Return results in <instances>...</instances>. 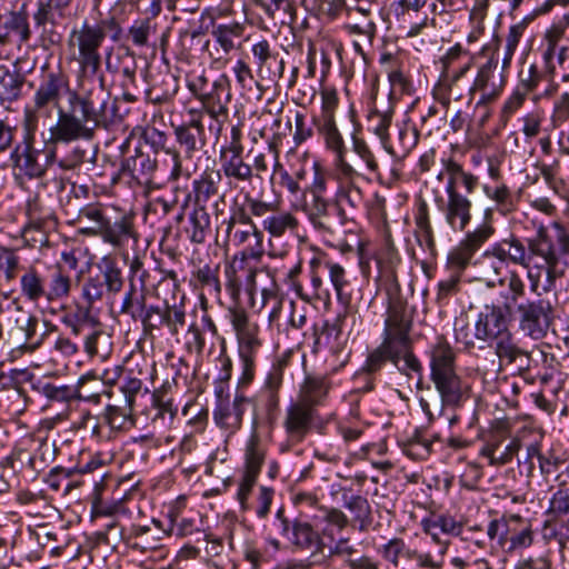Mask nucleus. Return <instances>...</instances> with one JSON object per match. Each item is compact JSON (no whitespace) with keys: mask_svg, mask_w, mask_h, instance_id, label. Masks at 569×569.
Instances as JSON below:
<instances>
[{"mask_svg":"<svg viewBox=\"0 0 569 569\" xmlns=\"http://www.w3.org/2000/svg\"><path fill=\"white\" fill-rule=\"evenodd\" d=\"M186 323V310L183 306H169L163 308V326L168 328L171 336L177 337L180 328Z\"/></svg>","mask_w":569,"mask_h":569,"instance_id":"nucleus-61","label":"nucleus"},{"mask_svg":"<svg viewBox=\"0 0 569 569\" xmlns=\"http://www.w3.org/2000/svg\"><path fill=\"white\" fill-rule=\"evenodd\" d=\"M252 399L237 393L232 402L219 401L213 410V420L222 429L236 431L242 426L243 415Z\"/></svg>","mask_w":569,"mask_h":569,"instance_id":"nucleus-23","label":"nucleus"},{"mask_svg":"<svg viewBox=\"0 0 569 569\" xmlns=\"http://www.w3.org/2000/svg\"><path fill=\"white\" fill-rule=\"evenodd\" d=\"M242 130L239 124L232 126L230 140L219 149V164L221 178L224 177L230 187L251 184L253 173L251 166L243 157Z\"/></svg>","mask_w":569,"mask_h":569,"instance_id":"nucleus-10","label":"nucleus"},{"mask_svg":"<svg viewBox=\"0 0 569 569\" xmlns=\"http://www.w3.org/2000/svg\"><path fill=\"white\" fill-rule=\"evenodd\" d=\"M563 463L565 459L553 449L545 452V456H540L539 469L547 482H549L550 479L555 481L559 480L560 476L558 471Z\"/></svg>","mask_w":569,"mask_h":569,"instance_id":"nucleus-60","label":"nucleus"},{"mask_svg":"<svg viewBox=\"0 0 569 569\" xmlns=\"http://www.w3.org/2000/svg\"><path fill=\"white\" fill-rule=\"evenodd\" d=\"M106 41L103 28L84 21L73 28L68 37V48L72 60L78 64V87H89L96 81L106 89V77L101 71L102 57L100 49Z\"/></svg>","mask_w":569,"mask_h":569,"instance_id":"nucleus-5","label":"nucleus"},{"mask_svg":"<svg viewBox=\"0 0 569 569\" xmlns=\"http://www.w3.org/2000/svg\"><path fill=\"white\" fill-rule=\"evenodd\" d=\"M87 220L90 226L80 229V233L88 237H101L106 243L113 248L123 247L129 239H136V231L131 218L122 216L112 221L108 216V208L101 203H88L80 208L78 221Z\"/></svg>","mask_w":569,"mask_h":569,"instance_id":"nucleus-7","label":"nucleus"},{"mask_svg":"<svg viewBox=\"0 0 569 569\" xmlns=\"http://www.w3.org/2000/svg\"><path fill=\"white\" fill-rule=\"evenodd\" d=\"M342 506L351 515V521L358 525L359 531H367L372 523V510L368 499L352 493L351 489H341Z\"/></svg>","mask_w":569,"mask_h":569,"instance_id":"nucleus-29","label":"nucleus"},{"mask_svg":"<svg viewBox=\"0 0 569 569\" xmlns=\"http://www.w3.org/2000/svg\"><path fill=\"white\" fill-rule=\"evenodd\" d=\"M557 230L556 240L549 234L548 228L539 223L535 236L527 239L529 252V267L548 264L569 259V231L560 223H553Z\"/></svg>","mask_w":569,"mask_h":569,"instance_id":"nucleus-11","label":"nucleus"},{"mask_svg":"<svg viewBox=\"0 0 569 569\" xmlns=\"http://www.w3.org/2000/svg\"><path fill=\"white\" fill-rule=\"evenodd\" d=\"M26 214L28 217L26 230L44 231L51 220V213L42 206L38 196L28 199Z\"/></svg>","mask_w":569,"mask_h":569,"instance_id":"nucleus-52","label":"nucleus"},{"mask_svg":"<svg viewBox=\"0 0 569 569\" xmlns=\"http://www.w3.org/2000/svg\"><path fill=\"white\" fill-rule=\"evenodd\" d=\"M119 76V84L122 90L121 99L130 103L136 102V91L138 90L136 61L132 59L130 62L123 63Z\"/></svg>","mask_w":569,"mask_h":569,"instance_id":"nucleus-55","label":"nucleus"},{"mask_svg":"<svg viewBox=\"0 0 569 569\" xmlns=\"http://www.w3.org/2000/svg\"><path fill=\"white\" fill-rule=\"evenodd\" d=\"M104 288L101 284L100 276H89L81 288V298L83 299V303L93 308L96 302L102 300L104 296Z\"/></svg>","mask_w":569,"mask_h":569,"instance_id":"nucleus-62","label":"nucleus"},{"mask_svg":"<svg viewBox=\"0 0 569 569\" xmlns=\"http://www.w3.org/2000/svg\"><path fill=\"white\" fill-rule=\"evenodd\" d=\"M496 253L503 257L510 264L529 268L528 242H523L516 236H510L492 244Z\"/></svg>","mask_w":569,"mask_h":569,"instance_id":"nucleus-33","label":"nucleus"},{"mask_svg":"<svg viewBox=\"0 0 569 569\" xmlns=\"http://www.w3.org/2000/svg\"><path fill=\"white\" fill-rule=\"evenodd\" d=\"M492 209L487 208L483 221L472 231H468L459 246L451 253L452 262L465 268L471 261L473 254L495 234L496 229L491 223Z\"/></svg>","mask_w":569,"mask_h":569,"instance_id":"nucleus-14","label":"nucleus"},{"mask_svg":"<svg viewBox=\"0 0 569 569\" xmlns=\"http://www.w3.org/2000/svg\"><path fill=\"white\" fill-rule=\"evenodd\" d=\"M84 338V351L90 356L106 357L109 352V336L103 331L102 325L99 321L94 327L87 329Z\"/></svg>","mask_w":569,"mask_h":569,"instance_id":"nucleus-51","label":"nucleus"},{"mask_svg":"<svg viewBox=\"0 0 569 569\" xmlns=\"http://www.w3.org/2000/svg\"><path fill=\"white\" fill-rule=\"evenodd\" d=\"M303 211L317 231L323 234L333 233L329 214V201L325 197H311L309 202H305Z\"/></svg>","mask_w":569,"mask_h":569,"instance_id":"nucleus-36","label":"nucleus"},{"mask_svg":"<svg viewBox=\"0 0 569 569\" xmlns=\"http://www.w3.org/2000/svg\"><path fill=\"white\" fill-rule=\"evenodd\" d=\"M26 77L19 71L3 69L0 72V103H12L20 99Z\"/></svg>","mask_w":569,"mask_h":569,"instance_id":"nucleus-39","label":"nucleus"},{"mask_svg":"<svg viewBox=\"0 0 569 569\" xmlns=\"http://www.w3.org/2000/svg\"><path fill=\"white\" fill-rule=\"evenodd\" d=\"M81 93L70 97V110L62 112L58 128L60 138L69 139V143L78 140H92L100 127L109 129L122 122L128 110H122L120 99L111 98L108 87L102 90L94 83L79 87Z\"/></svg>","mask_w":569,"mask_h":569,"instance_id":"nucleus-2","label":"nucleus"},{"mask_svg":"<svg viewBox=\"0 0 569 569\" xmlns=\"http://www.w3.org/2000/svg\"><path fill=\"white\" fill-rule=\"evenodd\" d=\"M395 113V103L389 96L385 100L378 101L376 98L368 114L369 129L379 138L382 146L390 138L389 128Z\"/></svg>","mask_w":569,"mask_h":569,"instance_id":"nucleus-28","label":"nucleus"},{"mask_svg":"<svg viewBox=\"0 0 569 569\" xmlns=\"http://www.w3.org/2000/svg\"><path fill=\"white\" fill-rule=\"evenodd\" d=\"M224 243L237 248L247 244L239 254L241 267L246 259L259 261L264 253L263 232L257 224L236 226L230 233H224Z\"/></svg>","mask_w":569,"mask_h":569,"instance_id":"nucleus-16","label":"nucleus"},{"mask_svg":"<svg viewBox=\"0 0 569 569\" xmlns=\"http://www.w3.org/2000/svg\"><path fill=\"white\" fill-rule=\"evenodd\" d=\"M495 355L498 358V371L511 365H516L519 371L529 369L530 355L518 347L511 332L495 341Z\"/></svg>","mask_w":569,"mask_h":569,"instance_id":"nucleus-24","label":"nucleus"},{"mask_svg":"<svg viewBox=\"0 0 569 569\" xmlns=\"http://www.w3.org/2000/svg\"><path fill=\"white\" fill-rule=\"evenodd\" d=\"M29 16L26 11L0 10V44L17 42L26 44L31 38Z\"/></svg>","mask_w":569,"mask_h":569,"instance_id":"nucleus-19","label":"nucleus"},{"mask_svg":"<svg viewBox=\"0 0 569 569\" xmlns=\"http://www.w3.org/2000/svg\"><path fill=\"white\" fill-rule=\"evenodd\" d=\"M146 300V291L139 289L133 279H129V284L120 307V313L129 316L134 321L138 320L139 315L147 307Z\"/></svg>","mask_w":569,"mask_h":569,"instance_id":"nucleus-44","label":"nucleus"},{"mask_svg":"<svg viewBox=\"0 0 569 569\" xmlns=\"http://www.w3.org/2000/svg\"><path fill=\"white\" fill-rule=\"evenodd\" d=\"M189 116L188 121L173 128L176 141L187 159H191L206 146L203 112L190 110Z\"/></svg>","mask_w":569,"mask_h":569,"instance_id":"nucleus-15","label":"nucleus"},{"mask_svg":"<svg viewBox=\"0 0 569 569\" xmlns=\"http://www.w3.org/2000/svg\"><path fill=\"white\" fill-rule=\"evenodd\" d=\"M284 360H278L268 372L263 386L252 399L254 407H261L269 419H272L279 409V390L282 386Z\"/></svg>","mask_w":569,"mask_h":569,"instance_id":"nucleus-18","label":"nucleus"},{"mask_svg":"<svg viewBox=\"0 0 569 569\" xmlns=\"http://www.w3.org/2000/svg\"><path fill=\"white\" fill-rule=\"evenodd\" d=\"M162 84L164 86L163 89H161L157 83H153L146 91V99L149 102L154 104H162L168 102L177 93L178 82L173 76L166 74L162 79Z\"/></svg>","mask_w":569,"mask_h":569,"instance_id":"nucleus-57","label":"nucleus"},{"mask_svg":"<svg viewBox=\"0 0 569 569\" xmlns=\"http://www.w3.org/2000/svg\"><path fill=\"white\" fill-rule=\"evenodd\" d=\"M316 416L315 408L300 402L291 403L286 411L283 421L288 439L293 443L302 442L311 429Z\"/></svg>","mask_w":569,"mask_h":569,"instance_id":"nucleus-20","label":"nucleus"},{"mask_svg":"<svg viewBox=\"0 0 569 569\" xmlns=\"http://www.w3.org/2000/svg\"><path fill=\"white\" fill-rule=\"evenodd\" d=\"M21 295L28 301L46 299V279L36 268H29L20 278Z\"/></svg>","mask_w":569,"mask_h":569,"instance_id":"nucleus-45","label":"nucleus"},{"mask_svg":"<svg viewBox=\"0 0 569 569\" xmlns=\"http://www.w3.org/2000/svg\"><path fill=\"white\" fill-rule=\"evenodd\" d=\"M329 555L341 559L349 569H380L379 561L360 553L350 538L347 537L339 538L329 547Z\"/></svg>","mask_w":569,"mask_h":569,"instance_id":"nucleus-25","label":"nucleus"},{"mask_svg":"<svg viewBox=\"0 0 569 569\" xmlns=\"http://www.w3.org/2000/svg\"><path fill=\"white\" fill-rule=\"evenodd\" d=\"M38 156L39 151L33 148L32 134H27L23 141L11 151L10 159L19 174L36 179L42 177L46 172V168L39 162Z\"/></svg>","mask_w":569,"mask_h":569,"instance_id":"nucleus-21","label":"nucleus"},{"mask_svg":"<svg viewBox=\"0 0 569 569\" xmlns=\"http://www.w3.org/2000/svg\"><path fill=\"white\" fill-rule=\"evenodd\" d=\"M483 191L495 202L496 210L500 213L508 214L516 209L511 190L506 183H500L496 187L485 186Z\"/></svg>","mask_w":569,"mask_h":569,"instance_id":"nucleus-54","label":"nucleus"},{"mask_svg":"<svg viewBox=\"0 0 569 569\" xmlns=\"http://www.w3.org/2000/svg\"><path fill=\"white\" fill-rule=\"evenodd\" d=\"M431 377L456 370V353L443 336H439L430 349Z\"/></svg>","mask_w":569,"mask_h":569,"instance_id":"nucleus-32","label":"nucleus"},{"mask_svg":"<svg viewBox=\"0 0 569 569\" xmlns=\"http://www.w3.org/2000/svg\"><path fill=\"white\" fill-rule=\"evenodd\" d=\"M231 87L227 76L221 74L199 99L202 102L204 111L217 122L228 116V104L231 101Z\"/></svg>","mask_w":569,"mask_h":569,"instance_id":"nucleus-22","label":"nucleus"},{"mask_svg":"<svg viewBox=\"0 0 569 569\" xmlns=\"http://www.w3.org/2000/svg\"><path fill=\"white\" fill-rule=\"evenodd\" d=\"M72 93H81L70 89L68 77L60 69H46L42 71L39 83L32 97L33 111L37 114L51 116L57 110V121L49 128V140L51 144L69 143V139L60 138L58 123L62 112L70 110V97Z\"/></svg>","mask_w":569,"mask_h":569,"instance_id":"nucleus-6","label":"nucleus"},{"mask_svg":"<svg viewBox=\"0 0 569 569\" xmlns=\"http://www.w3.org/2000/svg\"><path fill=\"white\" fill-rule=\"evenodd\" d=\"M194 286L211 297H219L221 283L219 280V266L203 264L192 271Z\"/></svg>","mask_w":569,"mask_h":569,"instance_id":"nucleus-40","label":"nucleus"},{"mask_svg":"<svg viewBox=\"0 0 569 569\" xmlns=\"http://www.w3.org/2000/svg\"><path fill=\"white\" fill-rule=\"evenodd\" d=\"M419 141V132L416 128L405 126L399 129L396 143L387 140L385 150L393 157L406 158Z\"/></svg>","mask_w":569,"mask_h":569,"instance_id":"nucleus-41","label":"nucleus"},{"mask_svg":"<svg viewBox=\"0 0 569 569\" xmlns=\"http://www.w3.org/2000/svg\"><path fill=\"white\" fill-rule=\"evenodd\" d=\"M123 171H129L140 184L149 186L153 181L157 171V159L149 154L137 152L134 157L127 158L123 162Z\"/></svg>","mask_w":569,"mask_h":569,"instance_id":"nucleus-35","label":"nucleus"},{"mask_svg":"<svg viewBox=\"0 0 569 569\" xmlns=\"http://www.w3.org/2000/svg\"><path fill=\"white\" fill-rule=\"evenodd\" d=\"M381 557L398 568L402 560L415 561L420 569H441L442 556L435 557L430 552L411 548L402 538L395 537L379 549Z\"/></svg>","mask_w":569,"mask_h":569,"instance_id":"nucleus-13","label":"nucleus"},{"mask_svg":"<svg viewBox=\"0 0 569 569\" xmlns=\"http://www.w3.org/2000/svg\"><path fill=\"white\" fill-rule=\"evenodd\" d=\"M298 227V219L289 211H279L266 217L262 221L263 230L276 238L282 237L287 231L293 232Z\"/></svg>","mask_w":569,"mask_h":569,"instance_id":"nucleus-48","label":"nucleus"},{"mask_svg":"<svg viewBox=\"0 0 569 569\" xmlns=\"http://www.w3.org/2000/svg\"><path fill=\"white\" fill-rule=\"evenodd\" d=\"M322 263L326 276L329 278L338 299L340 301H347L350 298V295L347 292L350 287V281L345 268L337 262L323 258Z\"/></svg>","mask_w":569,"mask_h":569,"instance_id":"nucleus-49","label":"nucleus"},{"mask_svg":"<svg viewBox=\"0 0 569 569\" xmlns=\"http://www.w3.org/2000/svg\"><path fill=\"white\" fill-rule=\"evenodd\" d=\"M432 441L425 438L418 430L405 443V452L415 458L423 459L430 455Z\"/></svg>","mask_w":569,"mask_h":569,"instance_id":"nucleus-63","label":"nucleus"},{"mask_svg":"<svg viewBox=\"0 0 569 569\" xmlns=\"http://www.w3.org/2000/svg\"><path fill=\"white\" fill-rule=\"evenodd\" d=\"M70 291V276L61 267H57L50 274L48 287L46 286V300L51 302L67 298Z\"/></svg>","mask_w":569,"mask_h":569,"instance_id":"nucleus-50","label":"nucleus"},{"mask_svg":"<svg viewBox=\"0 0 569 569\" xmlns=\"http://www.w3.org/2000/svg\"><path fill=\"white\" fill-rule=\"evenodd\" d=\"M548 513L555 519L567 518L563 527L566 528V537L569 539V490L559 489L552 495Z\"/></svg>","mask_w":569,"mask_h":569,"instance_id":"nucleus-58","label":"nucleus"},{"mask_svg":"<svg viewBox=\"0 0 569 569\" xmlns=\"http://www.w3.org/2000/svg\"><path fill=\"white\" fill-rule=\"evenodd\" d=\"M221 173L217 171H204L192 181V190L188 199H192L193 208L207 209L209 201L219 192Z\"/></svg>","mask_w":569,"mask_h":569,"instance_id":"nucleus-30","label":"nucleus"},{"mask_svg":"<svg viewBox=\"0 0 569 569\" xmlns=\"http://www.w3.org/2000/svg\"><path fill=\"white\" fill-rule=\"evenodd\" d=\"M500 39L496 36L492 42L482 47L477 59V76L469 93L480 92L478 104H488L498 99L506 86L505 71H498V50Z\"/></svg>","mask_w":569,"mask_h":569,"instance_id":"nucleus-9","label":"nucleus"},{"mask_svg":"<svg viewBox=\"0 0 569 569\" xmlns=\"http://www.w3.org/2000/svg\"><path fill=\"white\" fill-rule=\"evenodd\" d=\"M529 20L522 19L521 21L510 26L508 30V34L506 37V44H505V51H503V58L501 68L502 70H508L510 68L513 54L516 52V49L519 44L520 39L522 38L527 27H528Z\"/></svg>","mask_w":569,"mask_h":569,"instance_id":"nucleus-56","label":"nucleus"},{"mask_svg":"<svg viewBox=\"0 0 569 569\" xmlns=\"http://www.w3.org/2000/svg\"><path fill=\"white\" fill-rule=\"evenodd\" d=\"M441 163L443 169L437 179L446 178V198L437 196L435 202L449 228L462 232L472 220V201L468 194L476 191L479 178L472 172L466 171L452 158L441 159Z\"/></svg>","mask_w":569,"mask_h":569,"instance_id":"nucleus-4","label":"nucleus"},{"mask_svg":"<svg viewBox=\"0 0 569 569\" xmlns=\"http://www.w3.org/2000/svg\"><path fill=\"white\" fill-rule=\"evenodd\" d=\"M507 315L501 299L499 306H487L486 311L480 312L476 321L475 337L482 341H496L503 335L510 333Z\"/></svg>","mask_w":569,"mask_h":569,"instance_id":"nucleus-17","label":"nucleus"},{"mask_svg":"<svg viewBox=\"0 0 569 569\" xmlns=\"http://www.w3.org/2000/svg\"><path fill=\"white\" fill-rule=\"evenodd\" d=\"M422 529L426 533L437 538L439 532L459 536L462 531V523L457 521L449 515H433L421 521Z\"/></svg>","mask_w":569,"mask_h":569,"instance_id":"nucleus-43","label":"nucleus"},{"mask_svg":"<svg viewBox=\"0 0 569 569\" xmlns=\"http://www.w3.org/2000/svg\"><path fill=\"white\" fill-rule=\"evenodd\" d=\"M229 320L236 332L238 353L241 361L239 385H250L256 375V362L262 340L259 337V325L252 321L243 308H230Z\"/></svg>","mask_w":569,"mask_h":569,"instance_id":"nucleus-8","label":"nucleus"},{"mask_svg":"<svg viewBox=\"0 0 569 569\" xmlns=\"http://www.w3.org/2000/svg\"><path fill=\"white\" fill-rule=\"evenodd\" d=\"M310 286L303 288L302 284H296V293L305 301L322 300L330 297L329 287L325 283L326 270L322 258L313 257L309 262Z\"/></svg>","mask_w":569,"mask_h":569,"instance_id":"nucleus-27","label":"nucleus"},{"mask_svg":"<svg viewBox=\"0 0 569 569\" xmlns=\"http://www.w3.org/2000/svg\"><path fill=\"white\" fill-rule=\"evenodd\" d=\"M188 238L192 243H203L210 231L211 218L207 209L193 208L189 214Z\"/></svg>","mask_w":569,"mask_h":569,"instance_id":"nucleus-47","label":"nucleus"},{"mask_svg":"<svg viewBox=\"0 0 569 569\" xmlns=\"http://www.w3.org/2000/svg\"><path fill=\"white\" fill-rule=\"evenodd\" d=\"M94 379L93 376H82L78 379V382L71 385H56L51 382H44L39 386L40 392L50 401L57 402H70L76 399L82 398L80 389L84 386L88 380Z\"/></svg>","mask_w":569,"mask_h":569,"instance_id":"nucleus-37","label":"nucleus"},{"mask_svg":"<svg viewBox=\"0 0 569 569\" xmlns=\"http://www.w3.org/2000/svg\"><path fill=\"white\" fill-rule=\"evenodd\" d=\"M277 527L281 537L298 550L319 549L321 537L311 523L299 518H291L283 507L276 512Z\"/></svg>","mask_w":569,"mask_h":569,"instance_id":"nucleus-12","label":"nucleus"},{"mask_svg":"<svg viewBox=\"0 0 569 569\" xmlns=\"http://www.w3.org/2000/svg\"><path fill=\"white\" fill-rule=\"evenodd\" d=\"M330 389V381L322 375H307L300 389V402L315 408L322 403Z\"/></svg>","mask_w":569,"mask_h":569,"instance_id":"nucleus-34","label":"nucleus"},{"mask_svg":"<svg viewBox=\"0 0 569 569\" xmlns=\"http://www.w3.org/2000/svg\"><path fill=\"white\" fill-rule=\"evenodd\" d=\"M316 124L326 148L330 150L335 157H341L342 153L347 152L345 140L337 127L336 119L318 120Z\"/></svg>","mask_w":569,"mask_h":569,"instance_id":"nucleus-42","label":"nucleus"},{"mask_svg":"<svg viewBox=\"0 0 569 569\" xmlns=\"http://www.w3.org/2000/svg\"><path fill=\"white\" fill-rule=\"evenodd\" d=\"M505 289L500 292L503 308L515 315L519 330L533 340L543 339L555 321V303L547 298H526V284L517 271H510L498 280Z\"/></svg>","mask_w":569,"mask_h":569,"instance_id":"nucleus-3","label":"nucleus"},{"mask_svg":"<svg viewBox=\"0 0 569 569\" xmlns=\"http://www.w3.org/2000/svg\"><path fill=\"white\" fill-rule=\"evenodd\" d=\"M138 319L141 321L143 332L152 335L154 330L163 327V308L153 305L147 306Z\"/></svg>","mask_w":569,"mask_h":569,"instance_id":"nucleus-64","label":"nucleus"},{"mask_svg":"<svg viewBox=\"0 0 569 569\" xmlns=\"http://www.w3.org/2000/svg\"><path fill=\"white\" fill-rule=\"evenodd\" d=\"M64 313L61 322L70 329L74 336H80L90 327H94L99 322L98 317L92 315V308L84 303H74L73 307L67 309L63 307Z\"/></svg>","mask_w":569,"mask_h":569,"instance_id":"nucleus-31","label":"nucleus"},{"mask_svg":"<svg viewBox=\"0 0 569 569\" xmlns=\"http://www.w3.org/2000/svg\"><path fill=\"white\" fill-rule=\"evenodd\" d=\"M252 54L254 58V62L257 66L258 73L263 77L266 72H268V77L271 80H276L282 77L283 69H284V61L283 59L279 60V68L277 71L270 72L269 70V62L277 60V54H274L271 51L270 43L268 40L263 39L252 46Z\"/></svg>","mask_w":569,"mask_h":569,"instance_id":"nucleus-38","label":"nucleus"},{"mask_svg":"<svg viewBox=\"0 0 569 569\" xmlns=\"http://www.w3.org/2000/svg\"><path fill=\"white\" fill-rule=\"evenodd\" d=\"M380 279L383 281L388 296V309L379 346L368 351L361 368L355 373L353 380L358 385V392H370L375 389L377 376L392 365L400 375L412 378L422 376V365L413 353L410 331L412 319L407 311V301L400 296V284L392 266L380 269Z\"/></svg>","mask_w":569,"mask_h":569,"instance_id":"nucleus-1","label":"nucleus"},{"mask_svg":"<svg viewBox=\"0 0 569 569\" xmlns=\"http://www.w3.org/2000/svg\"><path fill=\"white\" fill-rule=\"evenodd\" d=\"M443 406L458 407L463 401L468 386L457 375V371L445 372L431 377Z\"/></svg>","mask_w":569,"mask_h":569,"instance_id":"nucleus-26","label":"nucleus"},{"mask_svg":"<svg viewBox=\"0 0 569 569\" xmlns=\"http://www.w3.org/2000/svg\"><path fill=\"white\" fill-rule=\"evenodd\" d=\"M100 281L109 298H114L119 292H121L124 286V279L121 268L114 260L110 258L103 259Z\"/></svg>","mask_w":569,"mask_h":569,"instance_id":"nucleus-46","label":"nucleus"},{"mask_svg":"<svg viewBox=\"0 0 569 569\" xmlns=\"http://www.w3.org/2000/svg\"><path fill=\"white\" fill-rule=\"evenodd\" d=\"M244 26L239 22L220 23L213 26L212 37L220 44L222 50L228 53L234 48V39L243 34Z\"/></svg>","mask_w":569,"mask_h":569,"instance_id":"nucleus-53","label":"nucleus"},{"mask_svg":"<svg viewBox=\"0 0 569 569\" xmlns=\"http://www.w3.org/2000/svg\"><path fill=\"white\" fill-rule=\"evenodd\" d=\"M263 461L264 451L261 448L257 436H252L246 449V466L243 472L259 476Z\"/></svg>","mask_w":569,"mask_h":569,"instance_id":"nucleus-59","label":"nucleus"}]
</instances>
